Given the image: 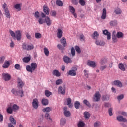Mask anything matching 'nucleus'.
<instances>
[{
    "label": "nucleus",
    "mask_w": 127,
    "mask_h": 127,
    "mask_svg": "<svg viewBox=\"0 0 127 127\" xmlns=\"http://www.w3.org/2000/svg\"><path fill=\"white\" fill-rule=\"evenodd\" d=\"M10 33L13 38H16L17 40H20L21 39V33H20V31H16L15 33H14V32L10 30Z\"/></svg>",
    "instance_id": "f257e3e1"
},
{
    "label": "nucleus",
    "mask_w": 127,
    "mask_h": 127,
    "mask_svg": "<svg viewBox=\"0 0 127 127\" xmlns=\"http://www.w3.org/2000/svg\"><path fill=\"white\" fill-rule=\"evenodd\" d=\"M36 68H37V64L36 63H32L31 65H28L26 66L27 72H30V73H33Z\"/></svg>",
    "instance_id": "f03ea898"
},
{
    "label": "nucleus",
    "mask_w": 127,
    "mask_h": 127,
    "mask_svg": "<svg viewBox=\"0 0 127 127\" xmlns=\"http://www.w3.org/2000/svg\"><path fill=\"white\" fill-rule=\"evenodd\" d=\"M19 89H18V90H16L15 89H12L11 92L12 94H13V95H15V96L20 95L21 96V97H23V96H24V94H23V90H22V88Z\"/></svg>",
    "instance_id": "7ed1b4c3"
},
{
    "label": "nucleus",
    "mask_w": 127,
    "mask_h": 127,
    "mask_svg": "<svg viewBox=\"0 0 127 127\" xmlns=\"http://www.w3.org/2000/svg\"><path fill=\"white\" fill-rule=\"evenodd\" d=\"M3 8L5 12V15L7 18H10V13H9V10H8V8H7V4H6V3H4Z\"/></svg>",
    "instance_id": "20e7f679"
},
{
    "label": "nucleus",
    "mask_w": 127,
    "mask_h": 127,
    "mask_svg": "<svg viewBox=\"0 0 127 127\" xmlns=\"http://www.w3.org/2000/svg\"><path fill=\"white\" fill-rule=\"evenodd\" d=\"M101 98V94L99 91H97L94 96V102H99L100 99Z\"/></svg>",
    "instance_id": "39448f33"
},
{
    "label": "nucleus",
    "mask_w": 127,
    "mask_h": 127,
    "mask_svg": "<svg viewBox=\"0 0 127 127\" xmlns=\"http://www.w3.org/2000/svg\"><path fill=\"white\" fill-rule=\"evenodd\" d=\"M38 99L37 98H34L33 100V102L32 103V105L33 106V108L34 109H38Z\"/></svg>",
    "instance_id": "423d86ee"
},
{
    "label": "nucleus",
    "mask_w": 127,
    "mask_h": 127,
    "mask_svg": "<svg viewBox=\"0 0 127 127\" xmlns=\"http://www.w3.org/2000/svg\"><path fill=\"white\" fill-rule=\"evenodd\" d=\"M64 114L65 117H71V112L68 110V108L64 107Z\"/></svg>",
    "instance_id": "0eeeda50"
},
{
    "label": "nucleus",
    "mask_w": 127,
    "mask_h": 127,
    "mask_svg": "<svg viewBox=\"0 0 127 127\" xmlns=\"http://www.w3.org/2000/svg\"><path fill=\"white\" fill-rule=\"evenodd\" d=\"M58 93L62 95H65V94H66V89L63 88L62 86H60L58 88Z\"/></svg>",
    "instance_id": "6e6552de"
},
{
    "label": "nucleus",
    "mask_w": 127,
    "mask_h": 127,
    "mask_svg": "<svg viewBox=\"0 0 127 127\" xmlns=\"http://www.w3.org/2000/svg\"><path fill=\"white\" fill-rule=\"evenodd\" d=\"M45 23L46 24L47 26H50L51 24H52V20L50 19V18L49 17L47 16L45 18Z\"/></svg>",
    "instance_id": "1a4fd4ad"
},
{
    "label": "nucleus",
    "mask_w": 127,
    "mask_h": 127,
    "mask_svg": "<svg viewBox=\"0 0 127 127\" xmlns=\"http://www.w3.org/2000/svg\"><path fill=\"white\" fill-rule=\"evenodd\" d=\"M18 89H22L23 86H24V83L20 78H18Z\"/></svg>",
    "instance_id": "9d476101"
},
{
    "label": "nucleus",
    "mask_w": 127,
    "mask_h": 127,
    "mask_svg": "<svg viewBox=\"0 0 127 127\" xmlns=\"http://www.w3.org/2000/svg\"><path fill=\"white\" fill-rule=\"evenodd\" d=\"M103 34L104 35H107V39L110 40L111 39V33L108 31L107 30H104L103 31Z\"/></svg>",
    "instance_id": "9b49d317"
},
{
    "label": "nucleus",
    "mask_w": 127,
    "mask_h": 127,
    "mask_svg": "<svg viewBox=\"0 0 127 127\" xmlns=\"http://www.w3.org/2000/svg\"><path fill=\"white\" fill-rule=\"evenodd\" d=\"M43 10L44 13L47 15H49V8L46 5H44L43 7Z\"/></svg>",
    "instance_id": "f8f14e48"
},
{
    "label": "nucleus",
    "mask_w": 127,
    "mask_h": 127,
    "mask_svg": "<svg viewBox=\"0 0 127 127\" xmlns=\"http://www.w3.org/2000/svg\"><path fill=\"white\" fill-rule=\"evenodd\" d=\"M87 65L92 68H95L97 66L96 63L93 61H89L87 63Z\"/></svg>",
    "instance_id": "ddd939ff"
},
{
    "label": "nucleus",
    "mask_w": 127,
    "mask_h": 127,
    "mask_svg": "<svg viewBox=\"0 0 127 127\" xmlns=\"http://www.w3.org/2000/svg\"><path fill=\"white\" fill-rule=\"evenodd\" d=\"M64 62L65 63H72V60H71V58H70L68 56H64Z\"/></svg>",
    "instance_id": "4468645a"
},
{
    "label": "nucleus",
    "mask_w": 127,
    "mask_h": 127,
    "mask_svg": "<svg viewBox=\"0 0 127 127\" xmlns=\"http://www.w3.org/2000/svg\"><path fill=\"white\" fill-rule=\"evenodd\" d=\"M60 41L64 47L67 46V42L66 41V38L65 37H63Z\"/></svg>",
    "instance_id": "2eb2a0df"
},
{
    "label": "nucleus",
    "mask_w": 127,
    "mask_h": 127,
    "mask_svg": "<svg viewBox=\"0 0 127 127\" xmlns=\"http://www.w3.org/2000/svg\"><path fill=\"white\" fill-rule=\"evenodd\" d=\"M3 76L5 81H9L10 80V75L8 73H3Z\"/></svg>",
    "instance_id": "dca6fc26"
},
{
    "label": "nucleus",
    "mask_w": 127,
    "mask_h": 127,
    "mask_svg": "<svg viewBox=\"0 0 127 127\" xmlns=\"http://www.w3.org/2000/svg\"><path fill=\"white\" fill-rule=\"evenodd\" d=\"M114 84L115 86L119 87V88H122L123 87V83H122L120 80H115L114 81Z\"/></svg>",
    "instance_id": "f3484780"
},
{
    "label": "nucleus",
    "mask_w": 127,
    "mask_h": 127,
    "mask_svg": "<svg viewBox=\"0 0 127 127\" xmlns=\"http://www.w3.org/2000/svg\"><path fill=\"white\" fill-rule=\"evenodd\" d=\"M52 74L53 76H56V77H60V76H61V74H60L59 71L56 69L53 71Z\"/></svg>",
    "instance_id": "a211bd4d"
},
{
    "label": "nucleus",
    "mask_w": 127,
    "mask_h": 127,
    "mask_svg": "<svg viewBox=\"0 0 127 127\" xmlns=\"http://www.w3.org/2000/svg\"><path fill=\"white\" fill-rule=\"evenodd\" d=\"M117 120H118L119 122H124V123L127 122V119L124 118L123 116H118L117 117Z\"/></svg>",
    "instance_id": "6ab92c4d"
},
{
    "label": "nucleus",
    "mask_w": 127,
    "mask_h": 127,
    "mask_svg": "<svg viewBox=\"0 0 127 127\" xmlns=\"http://www.w3.org/2000/svg\"><path fill=\"white\" fill-rule=\"evenodd\" d=\"M106 17H107V10L106 8H104L103 9V12L101 16L102 19H106Z\"/></svg>",
    "instance_id": "aec40b11"
},
{
    "label": "nucleus",
    "mask_w": 127,
    "mask_h": 127,
    "mask_svg": "<svg viewBox=\"0 0 127 127\" xmlns=\"http://www.w3.org/2000/svg\"><path fill=\"white\" fill-rule=\"evenodd\" d=\"M57 31V37L58 38L60 39L62 37V34L63 33V32L61 29H58Z\"/></svg>",
    "instance_id": "412c9836"
},
{
    "label": "nucleus",
    "mask_w": 127,
    "mask_h": 127,
    "mask_svg": "<svg viewBox=\"0 0 127 127\" xmlns=\"http://www.w3.org/2000/svg\"><path fill=\"white\" fill-rule=\"evenodd\" d=\"M67 76H76V71L74 70H69L67 73Z\"/></svg>",
    "instance_id": "4be33fe9"
},
{
    "label": "nucleus",
    "mask_w": 127,
    "mask_h": 127,
    "mask_svg": "<svg viewBox=\"0 0 127 127\" xmlns=\"http://www.w3.org/2000/svg\"><path fill=\"white\" fill-rule=\"evenodd\" d=\"M21 6H22V4H16L14 6V8L17 9L18 11H20L21 10Z\"/></svg>",
    "instance_id": "5701e85b"
},
{
    "label": "nucleus",
    "mask_w": 127,
    "mask_h": 127,
    "mask_svg": "<svg viewBox=\"0 0 127 127\" xmlns=\"http://www.w3.org/2000/svg\"><path fill=\"white\" fill-rule=\"evenodd\" d=\"M118 67L121 71H123V72H125L126 71V68H125V65H124V64L123 63H119L118 64Z\"/></svg>",
    "instance_id": "b1692460"
},
{
    "label": "nucleus",
    "mask_w": 127,
    "mask_h": 127,
    "mask_svg": "<svg viewBox=\"0 0 127 127\" xmlns=\"http://www.w3.org/2000/svg\"><path fill=\"white\" fill-rule=\"evenodd\" d=\"M41 103L43 106H47L49 104L48 99L43 98L41 101Z\"/></svg>",
    "instance_id": "393cba45"
},
{
    "label": "nucleus",
    "mask_w": 127,
    "mask_h": 127,
    "mask_svg": "<svg viewBox=\"0 0 127 127\" xmlns=\"http://www.w3.org/2000/svg\"><path fill=\"white\" fill-rule=\"evenodd\" d=\"M67 106H68L69 108L73 107V104H72V99L70 98H68L67 99Z\"/></svg>",
    "instance_id": "a878e982"
},
{
    "label": "nucleus",
    "mask_w": 127,
    "mask_h": 127,
    "mask_svg": "<svg viewBox=\"0 0 127 127\" xmlns=\"http://www.w3.org/2000/svg\"><path fill=\"white\" fill-rule=\"evenodd\" d=\"M96 45H99V46H104L105 43L103 41H100L97 40L95 42Z\"/></svg>",
    "instance_id": "bb28decb"
},
{
    "label": "nucleus",
    "mask_w": 127,
    "mask_h": 127,
    "mask_svg": "<svg viewBox=\"0 0 127 127\" xmlns=\"http://www.w3.org/2000/svg\"><path fill=\"white\" fill-rule=\"evenodd\" d=\"M42 111L44 113H49V112H51V111H52V108L50 107H46L44 108Z\"/></svg>",
    "instance_id": "cd10ccee"
},
{
    "label": "nucleus",
    "mask_w": 127,
    "mask_h": 127,
    "mask_svg": "<svg viewBox=\"0 0 127 127\" xmlns=\"http://www.w3.org/2000/svg\"><path fill=\"white\" fill-rule=\"evenodd\" d=\"M116 37L118 39L123 38L124 34L122 32H118L116 34Z\"/></svg>",
    "instance_id": "c85d7f7f"
},
{
    "label": "nucleus",
    "mask_w": 127,
    "mask_h": 127,
    "mask_svg": "<svg viewBox=\"0 0 127 127\" xmlns=\"http://www.w3.org/2000/svg\"><path fill=\"white\" fill-rule=\"evenodd\" d=\"M93 39H98L99 37V33L97 31H94L92 35Z\"/></svg>",
    "instance_id": "c756f323"
},
{
    "label": "nucleus",
    "mask_w": 127,
    "mask_h": 127,
    "mask_svg": "<svg viewBox=\"0 0 127 127\" xmlns=\"http://www.w3.org/2000/svg\"><path fill=\"white\" fill-rule=\"evenodd\" d=\"M56 5H57L58 6H61L62 7L63 6L64 4H63V2H62V1L60 0H57L56 1Z\"/></svg>",
    "instance_id": "7c9ffc66"
},
{
    "label": "nucleus",
    "mask_w": 127,
    "mask_h": 127,
    "mask_svg": "<svg viewBox=\"0 0 127 127\" xmlns=\"http://www.w3.org/2000/svg\"><path fill=\"white\" fill-rule=\"evenodd\" d=\"M10 65V64L9 63V62L7 61H5L3 65V68H8Z\"/></svg>",
    "instance_id": "2f4dec72"
},
{
    "label": "nucleus",
    "mask_w": 127,
    "mask_h": 127,
    "mask_svg": "<svg viewBox=\"0 0 127 127\" xmlns=\"http://www.w3.org/2000/svg\"><path fill=\"white\" fill-rule=\"evenodd\" d=\"M10 122L13 124V125H16V120L13 118V116H10L9 118Z\"/></svg>",
    "instance_id": "473e14b6"
},
{
    "label": "nucleus",
    "mask_w": 127,
    "mask_h": 127,
    "mask_svg": "<svg viewBox=\"0 0 127 127\" xmlns=\"http://www.w3.org/2000/svg\"><path fill=\"white\" fill-rule=\"evenodd\" d=\"M81 105V103H80V102L79 101H75L74 103V107L75 109L77 110H78L80 108V106Z\"/></svg>",
    "instance_id": "72a5a7b5"
},
{
    "label": "nucleus",
    "mask_w": 127,
    "mask_h": 127,
    "mask_svg": "<svg viewBox=\"0 0 127 127\" xmlns=\"http://www.w3.org/2000/svg\"><path fill=\"white\" fill-rule=\"evenodd\" d=\"M83 104H84V105H86V106L88 107V108H91V103H90L89 101H88L87 99H84L83 100Z\"/></svg>",
    "instance_id": "f704fd0d"
},
{
    "label": "nucleus",
    "mask_w": 127,
    "mask_h": 127,
    "mask_svg": "<svg viewBox=\"0 0 127 127\" xmlns=\"http://www.w3.org/2000/svg\"><path fill=\"white\" fill-rule=\"evenodd\" d=\"M45 95L46 97H47L48 98L49 97H50L51 95H52V92L49 91V90H46L45 91Z\"/></svg>",
    "instance_id": "c9c22d12"
},
{
    "label": "nucleus",
    "mask_w": 127,
    "mask_h": 127,
    "mask_svg": "<svg viewBox=\"0 0 127 127\" xmlns=\"http://www.w3.org/2000/svg\"><path fill=\"white\" fill-rule=\"evenodd\" d=\"M23 62H25V63H28L30 61V57H24L23 59Z\"/></svg>",
    "instance_id": "e433bc0d"
},
{
    "label": "nucleus",
    "mask_w": 127,
    "mask_h": 127,
    "mask_svg": "<svg viewBox=\"0 0 127 127\" xmlns=\"http://www.w3.org/2000/svg\"><path fill=\"white\" fill-rule=\"evenodd\" d=\"M13 112V109L11 106H9L7 109V112L8 114H12Z\"/></svg>",
    "instance_id": "4c0bfd02"
},
{
    "label": "nucleus",
    "mask_w": 127,
    "mask_h": 127,
    "mask_svg": "<svg viewBox=\"0 0 127 127\" xmlns=\"http://www.w3.org/2000/svg\"><path fill=\"white\" fill-rule=\"evenodd\" d=\"M100 63L101 65H105L107 63V59L105 58L102 59L100 61Z\"/></svg>",
    "instance_id": "58836bf2"
},
{
    "label": "nucleus",
    "mask_w": 127,
    "mask_h": 127,
    "mask_svg": "<svg viewBox=\"0 0 127 127\" xmlns=\"http://www.w3.org/2000/svg\"><path fill=\"white\" fill-rule=\"evenodd\" d=\"M112 40L113 43H116L118 42V39H117V37L115 35H113L112 36Z\"/></svg>",
    "instance_id": "ea45409f"
},
{
    "label": "nucleus",
    "mask_w": 127,
    "mask_h": 127,
    "mask_svg": "<svg viewBox=\"0 0 127 127\" xmlns=\"http://www.w3.org/2000/svg\"><path fill=\"white\" fill-rule=\"evenodd\" d=\"M44 52L46 56H49V51L48 50V49L46 47H45L44 48Z\"/></svg>",
    "instance_id": "a19ab883"
},
{
    "label": "nucleus",
    "mask_w": 127,
    "mask_h": 127,
    "mask_svg": "<svg viewBox=\"0 0 127 127\" xmlns=\"http://www.w3.org/2000/svg\"><path fill=\"white\" fill-rule=\"evenodd\" d=\"M69 8L70 12H71V13H74V12H76V10L75 9V8H74V7L72 6H69Z\"/></svg>",
    "instance_id": "79ce46f5"
},
{
    "label": "nucleus",
    "mask_w": 127,
    "mask_h": 127,
    "mask_svg": "<svg viewBox=\"0 0 127 127\" xmlns=\"http://www.w3.org/2000/svg\"><path fill=\"white\" fill-rule=\"evenodd\" d=\"M4 60H5V56H2L0 57V64H2L3 62H4Z\"/></svg>",
    "instance_id": "37998d69"
},
{
    "label": "nucleus",
    "mask_w": 127,
    "mask_h": 127,
    "mask_svg": "<svg viewBox=\"0 0 127 127\" xmlns=\"http://www.w3.org/2000/svg\"><path fill=\"white\" fill-rule=\"evenodd\" d=\"M84 115L85 119H89V118H90V117L91 116L90 113L88 112H85L84 113Z\"/></svg>",
    "instance_id": "c03bdc74"
},
{
    "label": "nucleus",
    "mask_w": 127,
    "mask_h": 127,
    "mask_svg": "<svg viewBox=\"0 0 127 127\" xmlns=\"http://www.w3.org/2000/svg\"><path fill=\"white\" fill-rule=\"evenodd\" d=\"M13 111L15 112V111H17L19 109V107L17 106L16 104H14L12 106Z\"/></svg>",
    "instance_id": "a18cd8bd"
},
{
    "label": "nucleus",
    "mask_w": 127,
    "mask_h": 127,
    "mask_svg": "<svg viewBox=\"0 0 127 127\" xmlns=\"http://www.w3.org/2000/svg\"><path fill=\"white\" fill-rule=\"evenodd\" d=\"M63 82V81H62V79H57L56 81V85H61V84H62V83Z\"/></svg>",
    "instance_id": "49530a36"
},
{
    "label": "nucleus",
    "mask_w": 127,
    "mask_h": 127,
    "mask_svg": "<svg viewBox=\"0 0 127 127\" xmlns=\"http://www.w3.org/2000/svg\"><path fill=\"white\" fill-rule=\"evenodd\" d=\"M38 22L39 24H43V23H45V19H43L42 18H39L38 20Z\"/></svg>",
    "instance_id": "de8ad7c7"
},
{
    "label": "nucleus",
    "mask_w": 127,
    "mask_h": 127,
    "mask_svg": "<svg viewBox=\"0 0 127 127\" xmlns=\"http://www.w3.org/2000/svg\"><path fill=\"white\" fill-rule=\"evenodd\" d=\"M33 48H34V46H33V45L31 44V45H28V47H27V51H29V50H32V49H33Z\"/></svg>",
    "instance_id": "09e8293b"
},
{
    "label": "nucleus",
    "mask_w": 127,
    "mask_h": 127,
    "mask_svg": "<svg viewBox=\"0 0 127 127\" xmlns=\"http://www.w3.org/2000/svg\"><path fill=\"white\" fill-rule=\"evenodd\" d=\"M57 47L60 50H61L62 51H64V50H65V48L60 44H58Z\"/></svg>",
    "instance_id": "8fccbe9b"
},
{
    "label": "nucleus",
    "mask_w": 127,
    "mask_h": 127,
    "mask_svg": "<svg viewBox=\"0 0 127 127\" xmlns=\"http://www.w3.org/2000/svg\"><path fill=\"white\" fill-rule=\"evenodd\" d=\"M79 3L82 6H84L86 4V2L84 0H79Z\"/></svg>",
    "instance_id": "3c124183"
},
{
    "label": "nucleus",
    "mask_w": 127,
    "mask_h": 127,
    "mask_svg": "<svg viewBox=\"0 0 127 127\" xmlns=\"http://www.w3.org/2000/svg\"><path fill=\"white\" fill-rule=\"evenodd\" d=\"M115 13H116V14H121L122 13V11L121 10V9H116L115 10Z\"/></svg>",
    "instance_id": "603ef678"
},
{
    "label": "nucleus",
    "mask_w": 127,
    "mask_h": 127,
    "mask_svg": "<svg viewBox=\"0 0 127 127\" xmlns=\"http://www.w3.org/2000/svg\"><path fill=\"white\" fill-rule=\"evenodd\" d=\"M71 53L72 56H75V55H76V50H75V49L74 48V47H72L71 48Z\"/></svg>",
    "instance_id": "864d4df0"
},
{
    "label": "nucleus",
    "mask_w": 127,
    "mask_h": 127,
    "mask_svg": "<svg viewBox=\"0 0 127 127\" xmlns=\"http://www.w3.org/2000/svg\"><path fill=\"white\" fill-rule=\"evenodd\" d=\"M94 127H100V126H101V122L99 121H97L94 123Z\"/></svg>",
    "instance_id": "5fc2aeb1"
},
{
    "label": "nucleus",
    "mask_w": 127,
    "mask_h": 127,
    "mask_svg": "<svg viewBox=\"0 0 127 127\" xmlns=\"http://www.w3.org/2000/svg\"><path fill=\"white\" fill-rule=\"evenodd\" d=\"M28 47V45L26 44L25 43H24L22 45V48L24 50L27 51V47Z\"/></svg>",
    "instance_id": "6e6d98bb"
},
{
    "label": "nucleus",
    "mask_w": 127,
    "mask_h": 127,
    "mask_svg": "<svg viewBox=\"0 0 127 127\" xmlns=\"http://www.w3.org/2000/svg\"><path fill=\"white\" fill-rule=\"evenodd\" d=\"M84 76H85V77H86V78H89V71H88L87 70H84Z\"/></svg>",
    "instance_id": "4d7b16f0"
},
{
    "label": "nucleus",
    "mask_w": 127,
    "mask_h": 127,
    "mask_svg": "<svg viewBox=\"0 0 127 127\" xmlns=\"http://www.w3.org/2000/svg\"><path fill=\"white\" fill-rule=\"evenodd\" d=\"M117 24V21L114 20V21H111L110 22V25L111 26H115Z\"/></svg>",
    "instance_id": "13d9d810"
},
{
    "label": "nucleus",
    "mask_w": 127,
    "mask_h": 127,
    "mask_svg": "<svg viewBox=\"0 0 127 127\" xmlns=\"http://www.w3.org/2000/svg\"><path fill=\"white\" fill-rule=\"evenodd\" d=\"M35 38L37 39L41 38V34L39 33H36L35 34Z\"/></svg>",
    "instance_id": "bf43d9fd"
},
{
    "label": "nucleus",
    "mask_w": 127,
    "mask_h": 127,
    "mask_svg": "<svg viewBox=\"0 0 127 127\" xmlns=\"http://www.w3.org/2000/svg\"><path fill=\"white\" fill-rule=\"evenodd\" d=\"M123 99H124V95L123 94H121L117 96V100L119 102L120 101H121V100H123Z\"/></svg>",
    "instance_id": "052dcab7"
},
{
    "label": "nucleus",
    "mask_w": 127,
    "mask_h": 127,
    "mask_svg": "<svg viewBox=\"0 0 127 127\" xmlns=\"http://www.w3.org/2000/svg\"><path fill=\"white\" fill-rule=\"evenodd\" d=\"M75 50L77 53H81V49H80V47L78 46H76L75 47Z\"/></svg>",
    "instance_id": "680f3d73"
},
{
    "label": "nucleus",
    "mask_w": 127,
    "mask_h": 127,
    "mask_svg": "<svg viewBox=\"0 0 127 127\" xmlns=\"http://www.w3.org/2000/svg\"><path fill=\"white\" fill-rule=\"evenodd\" d=\"M65 124H66V119L62 118L61 119V125H65Z\"/></svg>",
    "instance_id": "e2e57ef3"
},
{
    "label": "nucleus",
    "mask_w": 127,
    "mask_h": 127,
    "mask_svg": "<svg viewBox=\"0 0 127 127\" xmlns=\"http://www.w3.org/2000/svg\"><path fill=\"white\" fill-rule=\"evenodd\" d=\"M102 99L103 100V101H107L108 100H109V96L108 95H104L102 97Z\"/></svg>",
    "instance_id": "0e129e2a"
},
{
    "label": "nucleus",
    "mask_w": 127,
    "mask_h": 127,
    "mask_svg": "<svg viewBox=\"0 0 127 127\" xmlns=\"http://www.w3.org/2000/svg\"><path fill=\"white\" fill-rule=\"evenodd\" d=\"M45 118L47 119V120H51V119L50 118V115H49V114L48 113H46L45 115Z\"/></svg>",
    "instance_id": "69168bd1"
},
{
    "label": "nucleus",
    "mask_w": 127,
    "mask_h": 127,
    "mask_svg": "<svg viewBox=\"0 0 127 127\" xmlns=\"http://www.w3.org/2000/svg\"><path fill=\"white\" fill-rule=\"evenodd\" d=\"M84 124L83 123V122L80 121L78 123V127H84Z\"/></svg>",
    "instance_id": "338daca9"
},
{
    "label": "nucleus",
    "mask_w": 127,
    "mask_h": 127,
    "mask_svg": "<svg viewBox=\"0 0 127 127\" xmlns=\"http://www.w3.org/2000/svg\"><path fill=\"white\" fill-rule=\"evenodd\" d=\"M35 18H39V12L37 11L35 12V14H34Z\"/></svg>",
    "instance_id": "774afa93"
}]
</instances>
